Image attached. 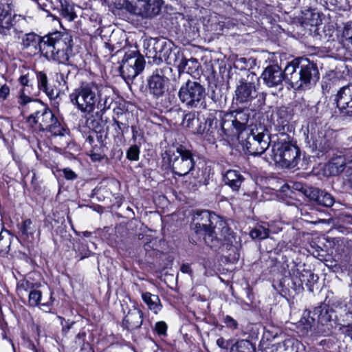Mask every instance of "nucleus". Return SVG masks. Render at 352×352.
<instances>
[{"instance_id": "nucleus-30", "label": "nucleus", "mask_w": 352, "mask_h": 352, "mask_svg": "<svg viewBox=\"0 0 352 352\" xmlns=\"http://www.w3.org/2000/svg\"><path fill=\"white\" fill-rule=\"evenodd\" d=\"M230 352H256V349L249 340H241L232 346Z\"/></svg>"}, {"instance_id": "nucleus-10", "label": "nucleus", "mask_w": 352, "mask_h": 352, "mask_svg": "<svg viewBox=\"0 0 352 352\" xmlns=\"http://www.w3.org/2000/svg\"><path fill=\"white\" fill-rule=\"evenodd\" d=\"M271 151L274 162L283 168H294L300 161L299 148L290 142L274 144Z\"/></svg>"}, {"instance_id": "nucleus-51", "label": "nucleus", "mask_w": 352, "mask_h": 352, "mask_svg": "<svg viewBox=\"0 0 352 352\" xmlns=\"http://www.w3.org/2000/svg\"><path fill=\"white\" fill-rule=\"evenodd\" d=\"M217 344L221 349H227L228 346L227 341L223 338H218L217 340Z\"/></svg>"}, {"instance_id": "nucleus-61", "label": "nucleus", "mask_w": 352, "mask_h": 352, "mask_svg": "<svg viewBox=\"0 0 352 352\" xmlns=\"http://www.w3.org/2000/svg\"><path fill=\"white\" fill-rule=\"evenodd\" d=\"M117 124H118V125L120 126V123L119 122H117Z\"/></svg>"}, {"instance_id": "nucleus-22", "label": "nucleus", "mask_w": 352, "mask_h": 352, "mask_svg": "<svg viewBox=\"0 0 352 352\" xmlns=\"http://www.w3.org/2000/svg\"><path fill=\"white\" fill-rule=\"evenodd\" d=\"M305 195L318 204L324 207L332 206L335 201L333 197L331 194L318 188H311L309 189V192H305Z\"/></svg>"}, {"instance_id": "nucleus-21", "label": "nucleus", "mask_w": 352, "mask_h": 352, "mask_svg": "<svg viewBox=\"0 0 352 352\" xmlns=\"http://www.w3.org/2000/svg\"><path fill=\"white\" fill-rule=\"evenodd\" d=\"M143 322V314L142 311L135 307L130 309L123 320V326L129 331L139 329Z\"/></svg>"}, {"instance_id": "nucleus-19", "label": "nucleus", "mask_w": 352, "mask_h": 352, "mask_svg": "<svg viewBox=\"0 0 352 352\" xmlns=\"http://www.w3.org/2000/svg\"><path fill=\"white\" fill-rule=\"evenodd\" d=\"M47 38L48 34L41 37L33 32L28 33L23 36L21 44L25 49H32L34 54L41 52L43 54V44H47Z\"/></svg>"}, {"instance_id": "nucleus-54", "label": "nucleus", "mask_w": 352, "mask_h": 352, "mask_svg": "<svg viewBox=\"0 0 352 352\" xmlns=\"http://www.w3.org/2000/svg\"><path fill=\"white\" fill-rule=\"evenodd\" d=\"M294 188L296 189V190H300V191H302L303 192V193L305 194V191H308L309 192V189H305L304 188V186H302V184L300 183H295L294 184Z\"/></svg>"}, {"instance_id": "nucleus-17", "label": "nucleus", "mask_w": 352, "mask_h": 352, "mask_svg": "<svg viewBox=\"0 0 352 352\" xmlns=\"http://www.w3.org/2000/svg\"><path fill=\"white\" fill-rule=\"evenodd\" d=\"M261 77L268 87H277L286 80L285 69L283 71L278 65H269L263 72Z\"/></svg>"}, {"instance_id": "nucleus-59", "label": "nucleus", "mask_w": 352, "mask_h": 352, "mask_svg": "<svg viewBox=\"0 0 352 352\" xmlns=\"http://www.w3.org/2000/svg\"><path fill=\"white\" fill-rule=\"evenodd\" d=\"M208 127H206V129L204 130V132L202 133L201 135H203L204 138L206 140V132L208 131Z\"/></svg>"}, {"instance_id": "nucleus-5", "label": "nucleus", "mask_w": 352, "mask_h": 352, "mask_svg": "<svg viewBox=\"0 0 352 352\" xmlns=\"http://www.w3.org/2000/svg\"><path fill=\"white\" fill-rule=\"evenodd\" d=\"M239 138L243 150L252 155H261L270 145V137L261 126L248 129Z\"/></svg>"}, {"instance_id": "nucleus-36", "label": "nucleus", "mask_w": 352, "mask_h": 352, "mask_svg": "<svg viewBox=\"0 0 352 352\" xmlns=\"http://www.w3.org/2000/svg\"><path fill=\"white\" fill-rule=\"evenodd\" d=\"M12 31L16 33V36L19 38L18 32L14 29L13 18H10V20H4L0 22V34L3 36L10 35Z\"/></svg>"}, {"instance_id": "nucleus-12", "label": "nucleus", "mask_w": 352, "mask_h": 352, "mask_svg": "<svg viewBox=\"0 0 352 352\" xmlns=\"http://www.w3.org/2000/svg\"><path fill=\"white\" fill-rule=\"evenodd\" d=\"M163 0H124L125 9L131 14L143 18H152L159 14Z\"/></svg>"}, {"instance_id": "nucleus-18", "label": "nucleus", "mask_w": 352, "mask_h": 352, "mask_svg": "<svg viewBox=\"0 0 352 352\" xmlns=\"http://www.w3.org/2000/svg\"><path fill=\"white\" fill-rule=\"evenodd\" d=\"M20 237L28 242H32L38 239L41 234L39 226L32 222L30 219L23 220L19 226Z\"/></svg>"}, {"instance_id": "nucleus-1", "label": "nucleus", "mask_w": 352, "mask_h": 352, "mask_svg": "<svg viewBox=\"0 0 352 352\" xmlns=\"http://www.w3.org/2000/svg\"><path fill=\"white\" fill-rule=\"evenodd\" d=\"M192 228L196 234L204 236L205 243L214 250L223 245H232L235 240L234 233L221 217L208 210L197 212Z\"/></svg>"}, {"instance_id": "nucleus-6", "label": "nucleus", "mask_w": 352, "mask_h": 352, "mask_svg": "<svg viewBox=\"0 0 352 352\" xmlns=\"http://www.w3.org/2000/svg\"><path fill=\"white\" fill-rule=\"evenodd\" d=\"M304 135L307 146L318 155L327 153L332 147L330 132H327L322 126L316 123L307 125Z\"/></svg>"}, {"instance_id": "nucleus-3", "label": "nucleus", "mask_w": 352, "mask_h": 352, "mask_svg": "<svg viewBox=\"0 0 352 352\" xmlns=\"http://www.w3.org/2000/svg\"><path fill=\"white\" fill-rule=\"evenodd\" d=\"M286 80L296 90L307 89L319 79L316 65L307 58H296L285 67Z\"/></svg>"}, {"instance_id": "nucleus-52", "label": "nucleus", "mask_w": 352, "mask_h": 352, "mask_svg": "<svg viewBox=\"0 0 352 352\" xmlns=\"http://www.w3.org/2000/svg\"><path fill=\"white\" fill-rule=\"evenodd\" d=\"M180 270L182 273L184 274H191L192 270L190 268V266L188 264H183L181 266Z\"/></svg>"}, {"instance_id": "nucleus-15", "label": "nucleus", "mask_w": 352, "mask_h": 352, "mask_svg": "<svg viewBox=\"0 0 352 352\" xmlns=\"http://www.w3.org/2000/svg\"><path fill=\"white\" fill-rule=\"evenodd\" d=\"M334 101L342 116L352 117V85L341 87L335 95Z\"/></svg>"}, {"instance_id": "nucleus-37", "label": "nucleus", "mask_w": 352, "mask_h": 352, "mask_svg": "<svg viewBox=\"0 0 352 352\" xmlns=\"http://www.w3.org/2000/svg\"><path fill=\"white\" fill-rule=\"evenodd\" d=\"M305 276H307V278H303L301 279L300 278V283H296V285H302L305 284L308 287H311L313 284L316 283L318 280V276L316 274H314L310 270H304Z\"/></svg>"}, {"instance_id": "nucleus-24", "label": "nucleus", "mask_w": 352, "mask_h": 352, "mask_svg": "<svg viewBox=\"0 0 352 352\" xmlns=\"http://www.w3.org/2000/svg\"><path fill=\"white\" fill-rule=\"evenodd\" d=\"M346 166L345 157L342 155H336L325 166V173L328 175H338L344 170Z\"/></svg>"}, {"instance_id": "nucleus-50", "label": "nucleus", "mask_w": 352, "mask_h": 352, "mask_svg": "<svg viewBox=\"0 0 352 352\" xmlns=\"http://www.w3.org/2000/svg\"><path fill=\"white\" fill-rule=\"evenodd\" d=\"M346 180L351 189L352 190V166L346 170Z\"/></svg>"}, {"instance_id": "nucleus-34", "label": "nucleus", "mask_w": 352, "mask_h": 352, "mask_svg": "<svg viewBox=\"0 0 352 352\" xmlns=\"http://www.w3.org/2000/svg\"><path fill=\"white\" fill-rule=\"evenodd\" d=\"M269 234V229L262 225L256 226L250 232V235L253 239L258 240L267 239Z\"/></svg>"}, {"instance_id": "nucleus-27", "label": "nucleus", "mask_w": 352, "mask_h": 352, "mask_svg": "<svg viewBox=\"0 0 352 352\" xmlns=\"http://www.w3.org/2000/svg\"><path fill=\"white\" fill-rule=\"evenodd\" d=\"M142 298L148 309L154 314H157L160 311L162 305L158 296L150 292H144L142 293Z\"/></svg>"}, {"instance_id": "nucleus-41", "label": "nucleus", "mask_w": 352, "mask_h": 352, "mask_svg": "<svg viewBox=\"0 0 352 352\" xmlns=\"http://www.w3.org/2000/svg\"><path fill=\"white\" fill-rule=\"evenodd\" d=\"M140 148L137 145H132L126 151V157L129 160L137 161L139 160Z\"/></svg>"}, {"instance_id": "nucleus-39", "label": "nucleus", "mask_w": 352, "mask_h": 352, "mask_svg": "<svg viewBox=\"0 0 352 352\" xmlns=\"http://www.w3.org/2000/svg\"><path fill=\"white\" fill-rule=\"evenodd\" d=\"M190 60L186 59L182 54H178V57L175 60L174 64L177 67L179 73L186 72V67Z\"/></svg>"}, {"instance_id": "nucleus-46", "label": "nucleus", "mask_w": 352, "mask_h": 352, "mask_svg": "<svg viewBox=\"0 0 352 352\" xmlns=\"http://www.w3.org/2000/svg\"><path fill=\"white\" fill-rule=\"evenodd\" d=\"M206 119L203 118L200 120L199 124L197 126V131H195V133L202 135L206 129Z\"/></svg>"}, {"instance_id": "nucleus-16", "label": "nucleus", "mask_w": 352, "mask_h": 352, "mask_svg": "<svg viewBox=\"0 0 352 352\" xmlns=\"http://www.w3.org/2000/svg\"><path fill=\"white\" fill-rule=\"evenodd\" d=\"M168 82L163 72L157 69L148 80L149 93L157 98L162 97L167 90Z\"/></svg>"}, {"instance_id": "nucleus-8", "label": "nucleus", "mask_w": 352, "mask_h": 352, "mask_svg": "<svg viewBox=\"0 0 352 352\" xmlns=\"http://www.w3.org/2000/svg\"><path fill=\"white\" fill-rule=\"evenodd\" d=\"M166 153L175 175L185 176L193 169L195 164L193 154L184 146L179 145L175 150L169 149Z\"/></svg>"}, {"instance_id": "nucleus-20", "label": "nucleus", "mask_w": 352, "mask_h": 352, "mask_svg": "<svg viewBox=\"0 0 352 352\" xmlns=\"http://www.w3.org/2000/svg\"><path fill=\"white\" fill-rule=\"evenodd\" d=\"M293 115V111L289 107H281L278 109L276 126L280 133H285L292 130L290 121Z\"/></svg>"}, {"instance_id": "nucleus-49", "label": "nucleus", "mask_w": 352, "mask_h": 352, "mask_svg": "<svg viewBox=\"0 0 352 352\" xmlns=\"http://www.w3.org/2000/svg\"><path fill=\"white\" fill-rule=\"evenodd\" d=\"M85 332H80L77 334L75 338V342L77 345L81 346L84 344Z\"/></svg>"}, {"instance_id": "nucleus-35", "label": "nucleus", "mask_w": 352, "mask_h": 352, "mask_svg": "<svg viewBox=\"0 0 352 352\" xmlns=\"http://www.w3.org/2000/svg\"><path fill=\"white\" fill-rule=\"evenodd\" d=\"M38 86L40 90L44 91L50 98L54 97L53 89H50L47 87V77L43 72L37 74Z\"/></svg>"}, {"instance_id": "nucleus-31", "label": "nucleus", "mask_w": 352, "mask_h": 352, "mask_svg": "<svg viewBox=\"0 0 352 352\" xmlns=\"http://www.w3.org/2000/svg\"><path fill=\"white\" fill-rule=\"evenodd\" d=\"M200 120L199 118H196L194 113H187L184 117L182 124L195 133V131H197V126L199 124Z\"/></svg>"}, {"instance_id": "nucleus-43", "label": "nucleus", "mask_w": 352, "mask_h": 352, "mask_svg": "<svg viewBox=\"0 0 352 352\" xmlns=\"http://www.w3.org/2000/svg\"><path fill=\"white\" fill-rule=\"evenodd\" d=\"M223 321L228 328L231 329H236L238 328V322L230 316H226L223 318Z\"/></svg>"}, {"instance_id": "nucleus-42", "label": "nucleus", "mask_w": 352, "mask_h": 352, "mask_svg": "<svg viewBox=\"0 0 352 352\" xmlns=\"http://www.w3.org/2000/svg\"><path fill=\"white\" fill-rule=\"evenodd\" d=\"M304 270H305L304 269L302 271H300L298 268L292 270L291 276H292V278L294 279L295 284H296V283H300V278H301V279L308 278L307 276H305L303 274Z\"/></svg>"}, {"instance_id": "nucleus-25", "label": "nucleus", "mask_w": 352, "mask_h": 352, "mask_svg": "<svg viewBox=\"0 0 352 352\" xmlns=\"http://www.w3.org/2000/svg\"><path fill=\"white\" fill-rule=\"evenodd\" d=\"M225 184L229 186L232 190L238 191L244 180L243 176L237 170H228L223 175Z\"/></svg>"}, {"instance_id": "nucleus-47", "label": "nucleus", "mask_w": 352, "mask_h": 352, "mask_svg": "<svg viewBox=\"0 0 352 352\" xmlns=\"http://www.w3.org/2000/svg\"><path fill=\"white\" fill-rule=\"evenodd\" d=\"M64 176L67 179L72 180L76 178V174L69 168L63 169Z\"/></svg>"}, {"instance_id": "nucleus-56", "label": "nucleus", "mask_w": 352, "mask_h": 352, "mask_svg": "<svg viewBox=\"0 0 352 352\" xmlns=\"http://www.w3.org/2000/svg\"><path fill=\"white\" fill-rule=\"evenodd\" d=\"M91 158L93 161H100L102 159V157L100 154L91 153Z\"/></svg>"}, {"instance_id": "nucleus-57", "label": "nucleus", "mask_w": 352, "mask_h": 352, "mask_svg": "<svg viewBox=\"0 0 352 352\" xmlns=\"http://www.w3.org/2000/svg\"><path fill=\"white\" fill-rule=\"evenodd\" d=\"M29 101H30V98H21V103L22 104H26Z\"/></svg>"}, {"instance_id": "nucleus-13", "label": "nucleus", "mask_w": 352, "mask_h": 352, "mask_svg": "<svg viewBox=\"0 0 352 352\" xmlns=\"http://www.w3.org/2000/svg\"><path fill=\"white\" fill-rule=\"evenodd\" d=\"M144 59L143 56L136 52L126 53L120 66V73L125 80H133L144 67Z\"/></svg>"}, {"instance_id": "nucleus-2", "label": "nucleus", "mask_w": 352, "mask_h": 352, "mask_svg": "<svg viewBox=\"0 0 352 352\" xmlns=\"http://www.w3.org/2000/svg\"><path fill=\"white\" fill-rule=\"evenodd\" d=\"M103 87L94 82H82L69 94L71 102L82 113H91L96 109H105L107 98L105 97L102 101Z\"/></svg>"}, {"instance_id": "nucleus-23", "label": "nucleus", "mask_w": 352, "mask_h": 352, "mask_svg": "<svg viewBox=\"0 0 352 352\" xmlns=\"http://www.w3.org/2000/svg\"><path fill=\"white\" fill-rule=\"evenodd\" d=\"M300 22L302 26L315 27L322 23L320 14L316 9L308 8L302 11Z\"/></svg>"}, {"instance_id": "nucleus-14", "label": "nucleus", "mask_w": 352, "mask_h": 352, "mask_svg": "<svg viewBox=\"0 0 352 352\" xmlns=\"http://www.w3.org/2000/svg\"><path fill=\"white\" fill-rule=\"evenodd\" d=\"M257 80L255 74L248 75L247 79H242L235 91L236 100L240 103L252 101L257 96L255 80Z\"/></svg>"}, {"instance_id": "nucleus-48", "label": "nucleus", "mask_w": 352, "mask_h": 352, "mask_svg": "<svg viewBox=\"0 0 352 352\" xmlns=\"http://www.w3.org/2000/svg\"><path fill=\"white\" fill-rule=\"evenodd\" d=\"M10 94V88L7 85H3L0 88V98L6 99Z\"/></svg>"}, {"instance_id": "nucleus-55", "label": "nucleus", "mask_w": 352, "mask_h": 352, "mask_svg": "<svg viewBox=\"0 0 352 352\" xmlns=\"http://www.w3.org/2000/svg\"><path fill=\"white\" fill-rule=\"evenodd\" d=\"M67 324H63V331L65 333H67V331H69V330L71 329L72 324H74V322H72L70 323H69L68 322H66Z\"/></svg>"}, {"instance_id": "nucleus-38", "label": "nucleus", "mask_w": 352, "mask_h": 352, "mask_svg": "<svg viewBox=\"0 0 352 352\" xmlns=\"http://www.w3.org/2000/svg\"><path fill=\"white\" fill-rule=\"evenodd\" d=\"M10 18H14L12 13V9L10 4H1L0 5V22L4 20H10Z\"/></svg>"}, {"instance_id": "nucleus-28", "label": "nucleus", "mask_w": 352, "mask_h": 352, "mask_svg": "<svg viewBox=\"0 0 352 352\" xmlns=\"http://www.w3.org/2000/svg\"><path fill=\"white\" fill-rule=\"evenodd\" d=\"M206 126L208 127L206 132V140L213 142L219 134V122L215 118L206 119Z\"/></svg>"}, {"instance_id": "nucleus-29", "label": "nucleus", "mask_w": 352, "mask_h": 352, "mask_svg": "<svg viewBox=\"0 0 352 352\" xmlns=\"http://www.w3.org/2000/svg\"><path fill=\"white\" fill-rule=\"evenodd\" d=\"M314 316H311L307 320V324L305 328L309 329L311 328L312 323L316 320L314 318L315 316H317L318 322L323 323L324 322L330 320L329 316L327 315V310H324L322 307H318L314 308Z\"/></svg>"}, {"instance_id": "nucleus-58", "label": "nucleus", "mask_w": 352, "mask_h": 352, "mask_svg": "<svg viewBox=\"0 0 352 352\" xmlns=\"http://www.w3.org/2000/svg\"><path fill=\"white\" fill-rule=\"evenodd\" d=\"M91 233L88 231H85L82 232V235L85 237H89L91 236Z\"/></svg>"}, {"instance_id": "nucleus-4", "label": "nucleus", "mask_w": 352, "mask_h": 352, "mask_svg": "<svg viewBox=\"0 0 352 352\" xmlns=\"http://www.w3.org/2000/svg\"><path fill=\"white\" fill-rule=\"evenodd\" d=\"M43 44V55L48 60L58 63H67L72 51L73 40L68 33L55 32L48 34V38Z\"/></svg>"}, {"instance_id": "nucleus-32", "label": "nucleus", "mask_w": 352, "mask_h": 352, "mask_svg": "<svg viewBox=\"0 0 352 352\" xmlns=\"http://www.w3.org/2000/svg\"><path fill=\"white\" fill-rule=\"evenodd\" d=\"M342 42L344 47L352 50V21L348 22L344 26Z\"/></svg>"}, {"instance_id": "nucleus-60", "label": "nucleus", "mask_w": 352, "mask_h": 352, "mask_svg": "<svg viewBox=\"0 0 352 352\" xmlns=\"http://www.w3.org/2000/svg\"><path fill=\"white\" fill-rule=\"evenodd\" d=\"M150 248H151V246H150V245H149V244H146V245H144V249H145V250H146V251H148V249H149Z\"/></svg>"}, {"instance_id": "nucleus-9", "label": "nucleus", "mask_w": 352, "mask_h": 352, "mask_svg": "<svg viewBox=\"0 0 352 352\" xmlns=\"http://www.w3.org/2000/svg\"><path fill=\"white\" fill-rule=\"evenodd\" d=\"M180 101L190 108L205 107V88L199 82L188 80L178 91Z\"/></svg>"}, {"instance_id": "nucleus-26", "label": "nucleus", "mask_w": 352, "mask_h": 352, "mask_svg": "<svg viewBox=\"0 0 352 352\" xmlns=\"http://www.w3.org/2000/svg\"><path fill=\"white\" fill-rule=\"evenodd\" d=\"M60 4V15L68 21H73L77 14L74 11V6L67 0H57Z\"/></svg>"}, {"instance_id": "nucleus-11", "label": "nucleus", "mask_w": 352, "mask_h": 352, "mask_svg": "<svg viewBox=\"0 0 352 352\" xmlns=\"http://www.w3.org/2000/svg\"><path fill=\"white\" fill-rule=\"evenodd\" d=\"M250 119V113L248 109H237L226 113L223 115L221 126L226 135L238 134L239 136L243 134L247 124Z\"/></svg>"}, {"instance_id": "nucleus-44", "label": "nucleus", "mask_w": 352, "mask_h": 352, "mask_svg": "<svg viewBox=\"0 0 352 352\" xmlns=\"http://www.w3.org/2000/svg\"><path fill=\"white\" fill-rule=\"evenodd\" d=\"M155 330L160 336H165L166 334L167 325L163 322H157L155 326Z\"/></svg>"}, {"instance_id": "nucleus-33", "label": "nucleus", "mask_w": 352, "mask_h": 352, "mask_svg": "<svg viewBox=\"0 0 352 352\" xmlns=\"http://www.w3.org/2000/svg\"><path fill=\"white\" fill-rule=\"evenodd\" d=\"M10 244L8 231L2 230L0 232V255L4 256L8 253Z\"/></svg>"}, {"instance_id": "nucleus-53", "label": "nucleus", "mask_w": 352, "mask_h": 352, "mask_svg": "<svg viewBox=\"0 0 352 352\" xmlns=\"http://www.w3.org/2000/svg\"><path fill=\"white\" fill-rule=\"evenodd\" d=\"M20 83L23 85V86H28V76L27 75H23V76H21L19 79Z\"/></svg>"}, {"instance_id": "nucleus-7", "label": "nucleus", "mask_w": 352, "mask_h": 352, "mask_svg": "<svg viewBox=\"0 0 352 352\" xmlns=\"http://www.w3.org/2000/svg\"><path fill=\"white\" fill-rule=\"evenodd\" d=\"M34 105L39 108L28 117V122L31 124H38L40 130L47 131L53 135H63V128L52 111L43 103L34 102Z\"/></svg>"}, {"instance_id": "nucleus-40", "label": "nucleus", "mask_w": 352, "mask_h": 352, "mask_svg": "<svg viewBox=\"0 0 352 352\" xmlns=\"http://www.w3.org/2000/svg\"><path fill=\"white\" fill-rule=\"evenodd\" d=\"M41 298V292L39 290H32L29 294V305L34 307L39 304Z\"/></svg>"}, {"instance_id": "nucleus-45", "label": "nucleus", "mask_w": 352, "mask_h": 352, "mask_svg": "<svg viewBox=\"0 0 352 352\" xmlns=\"http://www.w3.org/2000/svg\"><path fill=\"white\" fill-rule=\"evenodd\" d=\"M32 286L33 285L28 280H22L18 285V289L19 291L23 289L24 291L27 292L29 289H31Z\"/></svg>"}]
</instances>
